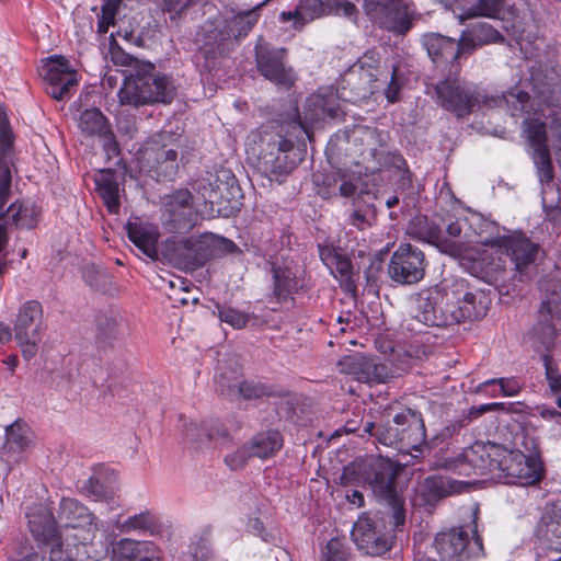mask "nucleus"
<instances>
[{"label":"nucleus","instance_id":"1","mask_svg":"<svg viewBox=\"0 0 561 561\" xmlns=\"http://www.w3.org/2000/svg\"><path fill=\"white\" fill-rule=\"evenodd\" d=\"M435 92L440 105L447 111L454 112L457 116L469 114L479 103L496 106L505 105L512 108L511 115L515 116L516 111H525L526 117L523 121L522 135L533 149V160L537 168L540 183H549L553 179V168L547 146V118L551 116L550 133L561 144V113L546 115L541 110L533 112L526 110L529 102L527 92L519 88L510 90L503 96L488 98L477 89L467 84L459 78H447L435 85Z\"/></svg>","mask_w":561,"mask_h":561},{"label":"nucleus","instance_id":"2","mask_svg":"<svg viewBox=\"0 0 561 561\" xmlns=\"http://www.w3.org/2000/svg\"><path fill=\"white\" fill-rule=\"evenodd\" d=\"M363 476L386 507L359 516L353 526L352 538L365 554L380 556L390 550L394 529L405 523L403 501L394 485L397 469L389 459H370L363 468Z\"/></svg>","mask_w":561,"mask_h":561},{"label":"nucleus","instance_id":"3","mask_svg":"<svg viewBox=\"0 0 561 561\" xmlns=\"http://www.w3.org/2000/svg\"><path fill=\"white\" fill-rule=\"evenodd\" d=\"M436 466L465 477L499 471V478L519 485L536 484L543 477V465L538 455L526 456L495 444L476 443L457 457L437 459Z\"/></svg>","mask_w":561,"mask_h":561},{"label":"nucleus","instance_id":"4","mask_svg":"<svg viewBox=\"0 0 561 561\" xmlns=\"http://www.w3.org/2000/svg\"><path fill=\"white\" fill-rule=\"evenodd\" d=\"M479 219L480 218H474L470 224V227L473 228V232H465L463 238H461V233L463 228L468 226L467 220L449 222L446 227V231L450 237L458 238L457 240L444 238L439 228L435 225H430L426 217H416L411 222L408 230L415 238L435 244L443 253L455 257H470L474 260V256L469 254L468 251L472 244H479L477 242V233L481 231Z\"/></svg>","mask_w":561,"mask_h":561},{"label":"nucleus","instance_id":"5","mask_svg":"<svg viewBox=\"0 0 561 561\" xmlns=\"http://www.w3.org/2000/svg\"><path fill=\"white\" fill-rule=\"evenodd\" d=\"M481 231L477 233V242L481 245L496 248L511 256L515 271L520 277L527 275L529 266L538 255V244L530 241L522 232H513L508 236H500L497 226L489 220L479 219Z\"/></svg>","mask_w":561,"mask_h":561},{"label":"nucleus","instance_id":"6","mask_svg":"<svg viewBox=\"0 0 561 561\" xmlns=\"http://www.w3.org/2000/svg\"><path fill=\"white\" fill-rule=\"evenodd\" d=\"M150 72L141 73L125 79L118 90V100L123 105L139 106L152 103H170L174 98V87L165 76L153 73V66H149Z\"/></svg>","mask_w":561,"mask_h":561},{"label":"nucleus","instance_id":"7","mask_svg":"<svg viewBox=\"0 0 561 561\" xmlns=\"http://www.w3.org/2000/svg\"><path fill=\"white\" fill-rule=\"evenodd\" d=\"M390 75V81L386 89V98L393 103L398 100L400 84L398 82V70L392 68L391 71L383 69L380 65L378 55L374 51L366 53L346 73V82L354 84L353 89L357 98H367L377 89V82L386 81Z\"/></svg>","mask_w":561,"mask_h":561},{"label":"nucleus","instance_id":"8","mask_svg":"<svg viewBox=\"0 0 561 561\" xmlns=\"http://www.w3.org/2000/svg\"><path fill=\"white\" fill-rule=\"evenodd\" d=\"M377 439L385 446L400 450H417L425 440V428L420 414L407 409L393 417L392 424L378 428Z\"/></svg>","mask_w":561,"mask_h":561},{"label":"nucleus","instance_id":"9","mask_svg":"<svg viewBox=\"0 0 561 561\" xmlns=\"http://www.w3.org/2000/svg\"><path fill=\"white\" fill-rule=\"evenodd\" d=\"M180 137L168 131L152 136L139 150V161L142 168L156 170L158 173L169 175L176 168Z\"/></svg>","mask_w":561,"mask_h":561},{"label":"nucleus","instance_id":"10","mask_svg":"<svg viewBox=\"0 0 561 561\" xmlns=\"http://www.w3.org/2000/svg\"><path fill=\"white\" fill-rule=\"evenodd\" d=\"M247 146L257 157L263 171L274 174L287 171L284 159L285 153L293 148V144L282 135L267 130L254 133L248 138Z\"/></svg>","mask_w":561,"mask_h":561},{"label":"nucleus","instance_id":"11","mask_svg":"<svg viewBox=\"0 0 561 561\" xmlns=\"http://www.w3.org/2000/svg\"><path fill=\"white\" fill-rule=\"evenodd\" d=\"M43 309L39 302L31 300L19 310L14 324V339L24 359L30 360L37 354L42 341Z\"/></svg>","mask_w":561,"mask_h":561},{"label":"nucleus","instance_id":"12","mask_svg":"<svg viewBox=\"0 0 561 561\" xmlns=\"http://www.w3.org/2000/svg\"><path fill=\"white\" fill-rule=\"evenodd\" d=\"M472 540L469 539V531L459 527L451 528L437 534L435 548L440 557L449 561H465L478 558L482 554V540L477 535V529L471 528Z\"/></svg>","mask_w":561,"mask_h":561},{"label":"nucleus","instance_id":"13","mask_svg":"<svg viewBox=\"0 0 561 561\" xmlns=\"http://www.w3.org/2000/svg\"><path fill=\"white\" fill-rule=\"evenodd\" d=\"M234 249L232 241L213 233H204L182 240L179 255L183 257L185 265L196 267L204 265L213 256L230 253Z\"/></svg>","mask_w":561,"mask_h":561},{"label":"nucleus","instance_id":"14","mask_svg":"<svg viewBox=\"0 0 561 561\" xmlns=\"http://www.w3.org/2000/svg\"><path fill=\"white\" fill-rule=\"evenodd\" d=\"M409 0H364L366 15L380 27L397 33L410 28Z\"/></svg>","mask_w":561,"mask_h":561},{"label":"nucleus","instance_id":"15","mask_svg":"<svg viewBox=\"0 0 561 561\" xmlns=\"http://www.w3.org/2000/svg\"><path fill=\"white\" fill-rule=\"evenodd\" d=\"M286 49L273 48L262 39L255 46L256 68L268 81L282 88H290L296 76L285 62Z\"/></svg>","mask_w":561,"mask_h":561},{"label":"nucleus","instance_id":"16","mask_svg":"<svg viewBox=\"0 0 561 561\" xmlns=\"http://www.w3.org/2000/svg\"><path fill=\"white\" fill-rule=\"evenodd\" d=\"M389 276L400 284H416L425 273V256L423 252L408 243L400 244L392 253L389 265Z\"/></svg>","mask_w":561,"mask_h":561},{"label":"nucleus","instance_id":"17","mask_svg":"<svg viewBox=\"0 0 561 561\" xmlns=\"http://www.w3.org/2000/svg\"><path fill=\"white\" fill-rule=\"evenodd\" d=\"M58 520L62 527L77 530L75 538L85 545L99 529L96 517L76 499L64 497L59 503Z\"/></svg>","mask_w":561,"mask_h":561},{"label":"nucleus","instance_id":"18","mask_svg":"<svg viewBox=\"0 0 561 561\" xmlns=\"http://www.w3.org/2000/svg\"><path fill=\"white\" fill-rule=\"evenodd\" d=\"M46 82L47 93L55 100L67 99L70 89L78 84L77 71L73 70L69 61L62 56L48 58L39 71Z\"/></svg>","mask_w":561,"mask_h":561},{"label":"nucleus","instance_id":"19","mask_svg":"<svg viewBox=\"0 0 561 561\" xmlns=\"http://www.w3.org/2000/svg\"><path fill=\"white\" fill-rule=\"evenodd\" d=\"M444 297L437 288L420 291L414 298L412 319L426 327L450 325L448 308H443Z\"/></svg>","mask_w":561,"mask_h":561},{"label":"nucleus","instance_id":"20","mask_svg":"<svg viewBox=\"0 0 561 561\" xmlns=\"http://www.w3.org/2000/svg\"><path fill=\"white\" fill-rule=\"evenodd\" d=\"M529 83L536 96L546 104H561V72L557 66L542 62L531 66Z\"/></svg>","mask_w":561,"mask_h":561},{"label":"nucleus","instance_id":"21","mask_svg":"<svg viewBox=\"0 0 561 561\" xmlns=\"http://www.w3.org/2000/svg\"><path fill=\"white\" fill-rule=\"evenodd\" d=\"M445 306L448 308L450 324L466 320H477L486 314V304L481 294L457 289L446 294Z\"/></svg>","mask_w":561,"mask_h":561},{"label":"nucleus","instance_id":"22","mask_svg":"<svg viewBox=\"0 0 561 561\" xmlns=\"http://www.w3.org/2000/svg\"><path fill=\"white\" fill-rule=\"evenodd\" d=\"M337 367L341 373L353 375L363 382H385L387 370L383 365L376 364L373 359L360 353H354L342 357Z\"/></svg>","mask_w":561,"mask_h":561},{"label":"nucleus","instance_id":"23","mask_svg":"<svg viewBox=\"0 0 561 561\" xmlns=\"http://www.w3.org/2000/svg\"><path fill=\"white\" fill-rule=\"evenodd\" d=\"M78 127L84 137H96L103 142L108 154L117 153V145L111 131L106 117L99 108L83 111L78 119Z\"/></svg>","mask_w":561,"mask_h":561},{"label":"nucleus","instance_id":"24","mask_svg":"<svg viewBox=\"0 0 561 561\" xmlns=\"http://www.w3.org/2000/svg\"><path fill=\"white\" fill-rule=\"evenodd\" d=\"M216 383L221 394L231 400L256 399L267 394L263 385L242 380L237 370L220 371L216 375Z\"/></svg>","mask_w":561,"mask_h":561},{"label":"nucleus","instance_id":"25","mask_svg":"<svg viewBox=\"0 0 561 561\" xmlns=\"http://www.w3.org/2000/svg\"><path fill=\"white\" fill-rule=\"evenodd\" d=\"M270 0H264L256 4L252 10L245 12H239L231 21L229 31L210 28L205 25L203 30L207 33L204 37V42L209 45L220 44L221 42L229 39L231 34L234 37L245 36L252 26L257 22L256 11L265 5Z\"/></svg>","mask_w":561,"mask_h":561},{"label":"nucleus","instance_id":"26","mask_svg":"<svg viewBox=\"0 0 561 561\" xmlns=\"http://www.w3.org/2000/svg\"><path fill=\"white\" fill-rule=\"evenodd\" d=\"M341 112L337 90L332 87L322 88L307 100L305 118L309 122H317L325 115L335 118L340 116Z\"/></svg>","mask_w":561,"mask_h":561},{"label":"nucleus","instance_id":"27","mask_svg":"<svg viewBox=\"0 0 561 561\" xmlns=\"http://www.w3.org/2000/svg\"><path fill=\"white\" fill-rule=\"evenodd\" d=\"M424 46L431 59L436 62H454L462 51H466L462 45V38L457 42L454 38L440 34H430L424 37Z\"/></svg>","mask_w":561,"mask_h":561},{"label":"nucleus","instance_id":"28","mask_svg":"<svg viewBox=\"0 0 561 561\" xmlns=\"http://www.w3.org/2000/svg\"><path fill=\"white\" fill-rule=\"evenodd\" d=\"M183 435L194 449H203L211 439L226 436V430L218 421L197 422L194 420L184 422Z\"/></svg>","mask_w":561,"mask_h":561},{"label":"nucleus","instance_id":"29","mask_svg":"<svg viewBox=\"0 0 561 561\" xmlns=\"http://www.w3.org/2000/svg\"><path fill=\"white\" fill-rule=\"evenodd\" d=\"M325 0H299L294 11H283L279 20L283 23L293 21V27L297 31L308 23L327 15Z\"/></svg>","mask_w":561,"mask_h":561},{"label":"nucleus","instance_id":"30","mask_svg":"<svg viewBox=\"0 0 561 561\" xmlns=\"http://www.w3.org/2000/svg\"><path fill=\"white\" fill-rule=\"evenodd\" d=\"M320 257L331 274L340 280L346 290L354 289L353 267L350 259L336 248L321 247Z\"/></svg>","mask_w":561,"mask_h":561},{"label":"nucleus","instance_id":"31","mask_svg":"<svg viewBox=\"0 0 561 561\" xmlns=\"http://www.w3.org/2000/svg\"><path fill=\"white\" fill-rule=\"evenodd\" d=\"M126 231L129 240L148 257L156 260L157 242L159 238L158 229L149 224L140 221L138 218L129 220L126 224Z\"/></svg>","mask_w":561,"mask_h":561},{"label":"nucleus","instance_id":"32","mask_svg":"<svg viewBox=\"0 0 561 561\" xmlns=\"http://www.w3.org/2000/svg\"><path fill=\"white\" fill-rule=\"evenodd\" d=\"M537 533L549 549L561 552V502L547 507L537 526Z\"/></svg>","mask_w":561,"mask_h":561},{"label":"nucleus","instance_id":"33","mask_svg":"<svg viewBox=\"0 0 561 561\" xmlns=\"http://www.w3.org/2000/svg\"><path fill=\"white\" fill-rule=\"evenodd\" d=\"M469 488V482L455 480L445 476L426 478L420 485L421 493L428 502L440 497L462 493Z\"/></svg>","mask_w":561,"mask_h":561},{"label":"nucleus","instance_id":"34","mask_svg":"<svg viewBox=\"0 0 561 561\" xmlns=\"http://www.w3.org/2000/svg\"><path fill=\"white\" fill-rule=\"evenodd\" d=\"M28 527L34 537L43 542H50L57 536L56 520L53 514L44 506L36 507L27 513Z\"/></svg>","mask_w":561,"mask_h":561},{"label":"nucleus","instance_id":"35","mask_svg":"<svg viewBox=\"0 0 561 561\" xmlns=\"http://www.w3.org/2000/svg\"><path fill=\"white\" fill-rule=\"evenodd\" d=\"M96 191L107 210L116 214L119 209V185L112 170H101L94 178Z\"/></svg>","mask_w":561,"mask_h":561},{"label":"nucleus","instance_id":"36","mask_svg":"<svg viewBox=\"0 0 561 561\" xmlns=\"http://www.w3.org/2000/svg\"><path fill=\"white\" fill-rule=\"evenodd\" d=\"M33 446V433L31 428L22 422H15L5 430L4 453L10 458L19 455Z\"/></svg>","mask_w":561,"mask_h":561},{"label":"nucleus","instance_id":"37","mask_svg":"<svg viewBox=\"0 0 561 561\" xmlns=\"http://www.w3.org/2000/svg\"><path fill=\"white\" fill-rule=\"evenodd\" d=\"M515 9L508 4L506 0H479L466 14L460 16V21L468 18L485 16V18H499L501 20H514Z\"/></svg>","mask_w":561,"mask_h":561},{"label":"nucleus","instance_id":"38","mask_svg":"<svg viewBox=\"0 0 561 561\" xmlns=\"http://www.w3.org/2000/svg\"><path fill=\"white\" fill-rule=\"evenodd\" d=\"M462 45L466 50L474 49L489 43L502 39L500 33L486 22H478L468 31L461 34Z\"/></svg>","mask_w":561,"mask_h":561},{"label":"nucleus","instance_id":"39","mask_svg":"<svg viewBox=\"0 0 561 561\" xmlns=\"http://www.w3.org/2000/svg\"><path fill=\"white\" fill-rule=\"evenodd\" d=\"M253 457L261 459L274 456L283 446V437L276 431L260 433L249 443Z\"/></svg>","mask_w":561,"mask_h":561},{"label":"nucleus","instance_id":"40","mask_svg":"<svg viewBox=\"0 0 561 561\" xmlns=\"http://www.w3.org/2000/svg\"><path fill=\"white\" fill-rule=\"evenodd\" d=\"M164 207L173 220H180L192 213V195L187 190H180L167 196Z\"/></svg>","mask_w":561,"mask_h":561},{"label":"nucleus","instance_id":"41","mask_svg":"<svg viewBox=\"0 0 561 561\" xmlns=\"http://www.w3.org/2000/svg\"><path fill=\"white\" fill-rule=\"evenodd\" d=\"M85 283L93 289L106 293L110 290L111 277L104 271L95 266H87L83 271Z\"/></svg>","mask_w":561,"mask_h":561},{"label":"nucleus","instance_id":"42","mask_svg":"<svg viewBox=\"0 0 561 561\" xmlns=\"http://www.w3.org/2000/svg\"><path fill=\"white\" fill-rule=\"evenodd\" d=\"M218 317L221 322L229 324L236 330L243 329L250 320L248 313L231 307L218 308Z\"/></svg>","mask_w":561,"mask_h":561},{"label":"nucleus","instance_id":"43","mask_svg":"<svg viewBox=\"0 0 561 561\" xmlns=\"http://www.w3.org/2000/svg\"><path fill=\"white\" fill-rule=\"evenodd\" d=\"M274 273V293L278 298H285L289 293L294 284L293 274L287 268H273Z\"/></svg>","mask_w":561,"mask_h":561},{"label":"nucleus","instance_id":"44","mask_svg":"<svg viewBox=\"0 0 561 561\" xmlns=\"http://www.w3.org/2000/svg\"><path fill=\"white\" fill-rule=\"evenodd\" d=\"M327 15H340L355 20L357 15L356 7L348 0H325Z\"/></svg>","mask_w":561,"mask_h":561},{"label":"nucleus","instance_id":"45","mask_svg":"<svg viewBox=\"0 0 561 561\" xmlns=\"http://www.w3.org/2000/svg\"><path fill=\"white\" fill-rule=\"evenodd\" d=\"M360 131L362 141L367 146V153L376 159L378 156L377 147H380L383 141L382 135L377 129L368 127L360 129Z\"/></svg>","mask_w":561,"mask_h":561},{"label":"nucleus","instance_id":"46","mask_svg":"<svg viewBox=\"0 0 561 561\" xmlns=\"http://www.w3.org/2000/svg\"><path fill=\"white\" fill-rule=\"evenodd\" d=\"M542 359L549 388L553 393L557 394L561 391V375L559 374L557 366L553 364L549 355H543Z\"/></svg>","mask_w":561,"mask_h":561},{"label":"nucleus","instance_id":"47","mask_svg":"<svg viewBox=\"0 0 561 561\" xmlns=\"http://www.w3.org/2000/svg\"><path fill=\"white\" fill-rule=\"evenodd\" d=\"M252 451L250 449V445H244L243 447L237 449L236 451L229 454L225 458V462L232 470L242 469L248 459L252 457Z\"/></svg>","mask_w":561,"mask_h":561},{"label":"nucleus","instance_id":"48","mask_svg":"<svg viewBox=\"0 0 561 561\" xmlns=\"http://www.w3.org/2000/svg\"><path fill=\"white\" fill-rule=\"evenodd\" d=\"M325 561H346L343 543L339 539H331L323 551Z\"/></svg>","mask_w":561,"mask_h":561},{"label":"nucleus","instance_id":"49","mask_svg":"<svg viewBox=\"0 0 561 561\" xmlns=\"http://www.w3.org/2000/svg\"><path fill=\"white\" fill-rule=\"evenodd\" d=\"M497 382L501 387V391L506 397H514L518 394L520 391V385L513 378H500V379H491L485 381L483 385H491Z\"/></svg>","mask_w":561,"mask_h":561},{"label":"nucleus","instance_id":"50","mask_svg":"<svg viewBox=\"0 0 561 561\" xmlns=\"http://www.w3.org/2000/svg\"><path fill=\"white\" fill-rule=\"evenodd\" d=\"M147 526V518L144 515H135L127 518L119 525L122 533H129L131 530L144 529Z\"/></svg>","mask_w":561,"mask_h":561},{"label":"nucleus","instance_id":"51","mask_svg":"<svg viewBox=\"0 0 561 561\" xmlns=\"http://www.w3.org/2000/svg\"><path fill=\"white\" fill-rule=\"evenodd\" d=\"M50 542V561H75V557L71 553L64 552L62 543L58 541L57 536Z\"/></svg>","mask_w":561,"mask_h":561},{"label":"nucleus","instance_id":"52","mask_svg":"<svg viewBox=\"0 0 561 561\" xmlns=\"http://www.w3.org/2000/svg\"><path fill=\"white\" fill-rule=\"evenodd\" d=\"M115 15L116 12L102 8V15L98 24L99 32L106 33L108 27L114 25Z\"/></svg>","mask_w":561,"mask_h":561},{"label":"nucleus","instance_id":"53","mask_svg":"<svg viewBox=\"0 0 561 561\" xmlns=\"http://www.w3.org/2000/svg\"><path fill=\"white\" fill-rule=\"evenodd\" d=\"M110 54L111 59L115 65L129 66L131 64V57L118 47H112Z\"/></svg>","mask_w":561,"mask_h":561},{"label":"nucleus","instance_id":"54","mask_svg":"<svg viewBox=\"0 0 561 561\" xmlns=\"http://www.w3.org/2000/svg\"><path fill=\"white\" fill-rule=\"evenodd\" d=\"M169 11L176 13L183 12L191 3L192 0H163Z\"/></svg>","mask_w":561,"mask_h":561},{"label":"nucleus","instance_id":"55","mask_svg":"<svg viewBox=\"0 0 561 561\" xmlns=\"http://www.w3.org/2000/svg\"><path fill=\"white\" fill-rule=\"evenodd\" d=\"M351 224L358 229H364L366 226H369L370 222L367 220L366 216L358 210L352 213L350 217Z\"/></svg>","mask_w":561,"mask_h":561},{"label":"nucleus","instance_id":"56","mask_svg":"<svg viewBox=\"0 0 561 561\" xmlns=\"http://www.w3.org/2000/svg\"><path fill=\"white\" fill-rule=\"evenodd\" d=\"M557 308V301L553 298H548L542 301V306L540 309V316L546 319L547 316H552Z\"/></svg>","mask_w":561,"mask_h":561},{"label":"nucleus","instance_id":"57","mask_svg":"<svg viewBox=\"0 0 561 561\" xmlns=\"http://www.w3.org/2000/svg\"><path fill=\"white\" fill-rule=\"evenodd\" d=\"M540 415L545 420H550L561 425V413L554 409H542Z\"/></svg>","mask_w":561,"mask_h":561},{"label":"nucleus","instance_id":"58","mask_svg":"<svg viewBox=\"0 0 561 561\" xmlns=\"http://www.w3.org/2000/svg\"><path fill=\"white\" fill-rule=\"evenodd\" d=\"M356 191V186L352 182H343L340 185V194L344 197L352 196Z\"/></svg>","mask_w":561,"mask_h":561},{"label":"nucleus","instance_id":"59","mask_svg":"<svg viewBox=\"0 0 561 561\" xmlns=\"http://www.w3.org/2000/svg\"><path fill=\"white\" fill-rule=\"evenodd\" d=\"M352 504L357 506H362L364 504V496L359 491H353L351 495L347 496Z\"/></svg>","mask_w":561,"mask_h":561},{"label":"nucleus","instance_id":"60","mask_svg":"<svg viewBox=\"0 0 561 561\" xmlns=\"http://www.w3.org/2000/svg\"><path fill=\"white\" fill-rule=\"evenodd\" d=\"M12 337V333L9 327L0 324V342H8Z\"/></svg>","mask_w":561,"mask_h":561},{"label":"nucleus","instance_id":"61","mask_svg":"<svg viewBox=\"0 0 561 561\" xmlns=\"http://www.w3.org/2000/svg\"><path fill=\"white\" fill-rule=\"evenodd\" d=\"M91 492L98 497V499H102V497H105L106 496V492L104 490H102V485H100L99 483H94L93 481H91Z\"/></svg>","mask_w":561,"mask_h":561},{"label":"nucleus","instance_id":"62","mask_svg":"<svg viewBox=\"0 0 561 561\" xmlns=\"http://www.w3.org/2000/svg\"><path fill=\"white\" fill-rule=\"evenodd\" d=\"M545 334H546V337H545V340L542 342L546 345V347H548L551 344L552 339H553V336L556 334L554 328L551 327V325H548L546 328V333Z\"/></svg>","mask_w":561,"mask_h":561},{"label":"nucleus","instance_id":"63","mask_svg":"<svg viewBox=\"0 0 561 561\" xmlns=\"http://www.w3.org/2000/svg\"><path fill=\"white\" fill-rule=\"evenodd\" d=\"M122 1L123 0H106L103 3L102 8L117 12V9H118L119 4L122 3Z\"/></svg>","mask_w":561,"mask_h":561},{"label":"nucleus","instance_id":"64","mask_svg":"<svg viewBox=\"0 0 561 561\" xmlns=\"http://www.w3.org/2000/svg\"><path fill=\"white\" fill-rule=\"evenodd\" d=\"M7 243H8L7 228L3 225H0V252L5 248Z\"/></svg>","mask_w":561,"mask_h":561}]
</instances>
